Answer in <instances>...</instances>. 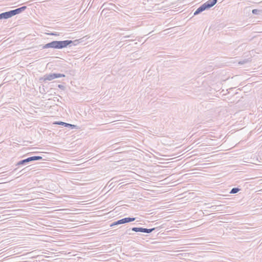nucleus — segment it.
Instances as JSON below:
<instances>
[{"instance_id": "nucleus-1", "label": "nucleus", "mask_w": 262, "mask_h": 262, "mask_svg": "<svg viewBox=\"0 0 262 262\" xmlns=\"http://www.w3.org/2000/svg\"><path fill=\"white\" fill-rule=\"evenodd\" d=\"M73 41L69 40H66L63 41H53L43 46L42 49L51 48L53 49H61L67 47L68 46H71V45L73 44Z\"/></svg>"}, {"instance_id": "nucleus-2", "label": "nucleus", "mask_w": 262, "mask_h": 262, "mask_svg": "<svg viewBox=\"0 0 262 262\" xmlns=\"http://www.w3.org/2000/svg\"><path fill=\"white\" fill-rule=\"evenodd\" d=\"M65 75L59 73H51L49 74H46L42 77L39 78L40 82H46V81H51L55 78L60 77H64Z\"/></svg>"}, {"instance_id": "nucleus-3", "label": "nucleus", "mask_w": 262, "mask_h": 262, "mask_svg": "<svg viewBox=\"0 0 262 262\" xmlns=\"http://www.w3.org/2000/svg\"><path fill=\"white\" fill-rule=\"evenodd\" d=\"M42 159V157L39 156H35L30 157L29 158H27V159L22 160L20 161H19L17 164L16 165H24L26 163L30 162L31 161H36V160H41Z\"/></svg>"}, {"instance_id": "nucleus-4", "label": "nucleus", "mask_w": 262, "mask_h": 262, "mask_svg": "<svg viewBox=\"0 0 262 262\" xmlns=\"http://www.w3.org/2000/svg\"><path fill=\"white\" fill-rule=\"evenodd\" d=\"M135 217H125L114 222L111 225V226L133 222L135 220Z\"/></svg>"}, {"instance_id": "nucleus-5", "label": "nucleus", "mask_w": 262, "mask_h": 262, "mask_svg": "<svg viewBox=\"0 0 262 262\" xmlns=\"http://www.w3.org/2000/svg\"><path fill=\"white\" fill-rule=\"evenodd\" d=\"M131 230L135 232H141L146 233H149L154 231L155 230V228L147 229L142 227H133L131 229Z\"/></svg>"}, {"instance_id": "nucleus-6", "label": "nucleus", "mask_w": 262, "mask_h": 262, "mask_svg": "<svg viewBox=\"0 0 262 262\" xmlns=\"http://www.w3.org/2000/svg\"><path fill=\"white\" fill-rule=\"evenodd\" d=\"M217 2V0H208V1L204 3L203 5L204 6L205 9H206V10L210 8L211 7L215 5Z\"/></svg>"}, {"instance_id": "nucleus-7", "label": "nucleus", "mask_w": 262, "mask_h": 262, "mask_svg": "<svg viewBox=\"0 0 262 262\" xmlns=\"http://www.w3.org/2000/svg\"><path fill=\"white\" fill-rule=\"evenodd\" d=\"M55 124H58V125H62L64 126L65 127H70L71 129H78V127L77 125L67 123L63 122L62 121L56 122L55 123Z\"/></svg>"}, {"instance_id": "nucleus-8", "label": "nucleus", "mask_w": 262, "mask_h": 262, "mask_svg": "<svg viewBox=\"0 0 262 262\" xmlns=\"http://www.w3.org/2000/svg\"><path fill=\"white\" fill-rule=\"evenodd\" d=\"M102 7H104V9L113 10H115V8H116L115 5L112 3H105L103 5Z\"/></svg>"}, {"instance_id": "nucleus-9", "label": "nucleus", "mask_w": 262, "mask_h": 262, "mask_svg": "<svg viewBox=\"0 0 262 262\" xmlns=\"http://www.w3.org/2000/svg\"><path fill=\"white\" fill-rule=\"evenodd\" d=\"M27 8L26 6H23L21 7L17 8L16 9L13 10L14 11V12L15 13V15L18 14L25 10Z\"/></svg>"}, {"instance_id": "nucleus-10", "label": "nucleus", "mask_w": 262, "mask_h": 262, "mask_svg": "<svg viewBox=\"0 0 262 262\" xmlns=\"http://www.w3.org/2000/svg\"><path fill=\"white\" fill-rule=\"evenodd\" d=\"M206 9H205V7L204 6H203V5L202 4L201 6H200L196 10V11L194 12V15H198L199 14H200V13H201L202 12L204 11V10H205Z\"/></svg>"}, {"instance_id": "nucleus-11", "label": "nucleus", "mask_w": 262, "mask_h": 262, "mask_svg": "<svg viewBox=\"0 0 262 262\" xmlns=\"http://www.w3.org/2000/svg\"><path fill=\"white\" fill-rule=\"evenodd\" d=\"M222 206H223L222 205H216V206H211V207H208L207 208L212 209V211H217L222 210L221 209V208Z\"/></svg>"}, {"instance_id": "nucleus-12", "label": "nucleus", "mask_w": 262, "mask_h": 262, "mask_svg": "<svg viewBox=\"0 0 262 262\" xmlns=\"http://www.w3.org/2000/svg\"><path fill=\"white\" fill-rule=\"evenodd\" d=\"M7 12H3L0 14V19L9 18Z\"/></svg>"}, {"instance_id": "nucleus-13", "label": "nucleus", "mask_w": 262, "mask_h": 262, "mask_svg": "<svg viewBox=\"0 0 262 262\" xmlns=\"http://www.w3.org/2000/svg\"><path fill=\"white\" fill-rule=\"evenodd\" d=\"M239 190H240V189H239L238 188H236V187L233 188L231 189V190L230 191V193H232V194H234V193L238 192Z\"/></svg>"}, {"instance_id": "nucleus-14", "label": "nucleus", "mask_w": 262, "mask_h": 262, "mask_svg": "<svg viewBox=\"0 0 262 262\" xmlns=\"http://www.w3.org/2000/svg\"><path fill=\"white\" fill-rule=\"evenodd\" d=\"M7 13L8 14V16H9V18L15 15V14L14 12V11L13 10H10L9 11H7Z\"/></svg>"}, {"instance_id": "nucleus-15", "label": "nucleus", "mask_w": 262, "mask_h": 262, "mask_svg": "<svg viewBox=\"0 0 262 262\" xmlns=\"http://www.w3.org/2000/svg\"><path fill=\"white\" fill-rule=\"evenodd\" d=\"M249 61H250V60L249 59H247L239 61L238 63L240 64H244L248 62Z\"/></svg>"}, {"instance_id": "nucleus-16", "label": "nucleus", "mask_w": 262, "mask_h": 262, "mask_svg": "<svg viewBox=\"0 0 262 262\" xmlns=\"http://www.w3.org/2000/svg\"><path fill=\"white\" fill-rule=\"evenodd\" d=\"M259 12H260V10L256 9H253L252 11V12L253 14H258Z\"/></svg>"}, {"instance_id": "nucleus-17", "label": "nucleus", "mask_w": 262, "mask_h": 262, "mask_svg": "<svg viewBox=\"0 0 262 262\" xmlns=\"http://www.w3.org/2000/svg\"><path fill=\"white\" fill-rule=\"evenodd\" d=\"M58 87L61 90H64L65 88L64 86L62 84H58Z\"/></svg>"}, {"instance_id": "nucleus-18", "label": "nucleus", "mask_w": 262, "mask_h": 262, "mask_svg": "<svg viewBox=\"0 0 262 262\" xmlns=\"http://www.w3.org/2000/svg\"><path fill=\"white\" fill-rule=\"evenodd\" d=\"M130 37V35H129V36H124V37H125V38H127V37Z\"/></svg>"}, {"instance_id": "nucleus-19", "label": "nucleus", "mask_w": 262, "mask_h": 262, "mask_svg": "<svg viewBox=\"0 0 262 262\" xmlns=\"http://www.w3.org/2000/svg\"><path fill=\"white\" fill-rule=\"evenodd\" d=\"M130 229H128V230H127L126 232L128 233V231H129Z\"/></svg>"}]
</instances>
